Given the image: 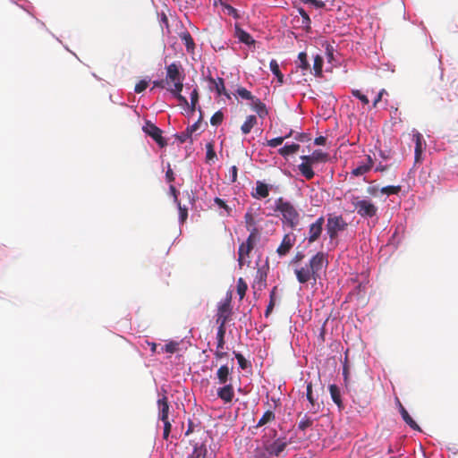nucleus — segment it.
Here are the masks:
<instances>
[{
  "label": "nucleus",
  "instance_id": "f257e3e1",
  "mask_svg": "<svg viewBox=\"0 0 458 458\" xmlns=\"http://www.w3.org/2000/svg\"><path fill=\"white\" fill-rule=\"evenodd\" d=\"M328 260L326 253L317 252L305 266H296L294 274L300 284H306L310 280L317 282L322 270L327 266Z\"/></svg>",
  "mask_w": 458,
  "mask_h": 458
},
{
  "label": "nucleus",
  "instance_id": "f03ea898",
  "mask_svg": "<svg viewBox=\"0 0 458 458\" xmlns=\"http://www.w3.org/2000/svg\"><path fill=\"white\" fill-rule=\"evenodd\" d=\"M276 211L282 215V222L290 228L294 229L300 222V214L295 207L282 197L276 200Z\"/></svg>",
  "mask_w": 458,
  "mask_h": 458
},
{
  "label": "nucleus",
  "instance_id": "7ed1b4c3",
  "mask_svg": "<svg viewBox=\"0 0 458 458\" xmlns=\"http://www.w3.org/2000/svg\"><path fill=\"white\" fill-rule=\"evenodd\" d=\"M166 89L168 91H182L183 89L184 75L181 70V65L173 63L165 67Z\"/></svg>",
  "mask_w": 458,
  "mask_h": 458
},
{
  "label": "nucleus",
  "instance_id": "20e7f679",
  "mask_svg": "<svg viewBox=\"0 0 458 458\" xmlns=\"http://www.w3.org/2000/svg\"><path fill=\"white\" fill-rule=\"evenodd\" d=\"M288 442L285 437L276 438L275 441H263V450H257V456L259 458H270L272 456H279L284 451Z\"/></svg>",
  "mask_w": 458,
  "mask_h": 458
},
{
  "label": "nucleus",
  "instance_id": "39448f33",
  "mask_svg": "<svg viewBox=\"0 0 458 458\" xmlns=\"http://www.w3.org/2000/svg\"><path fill=\"white\" fill-rule=\"evenodd\" d=\"M259 231L257 228H252L250 230V233L248 236L247 240L243 242L238 250V263L240 267L242 268L245 264L248 266L250 264V260L247 259L249 258L250 253L254 248V245L258 240Z\"/></svg>",
  "mask_w": 458,
  "mask_h": 458
},
{
  "label": "nucleus",
  "instance_id": "423d86ee",
  "mask_svg": "<svg viewBox=\"0 0 458 458\" xmlns=\"http://www.w3.org/2000/svg\"><path fill=\"white\" fill-rule=\"evenodd\" d=\"M357 214L363 218H371L377 216V207L369 199H360L359 196H352L351 199Z\"/></svg>",
  "mask_w": 458,
  "mask_h": 458
},
{
  "label": "nucleus",
  "instance_id": "0eeeda50",
  "mask_svg": "<svg viewBox=\"0 0 458 458\" xmlns=\"http://www.w3.org/2000/svg\"><path fill=\"white\" fill-rule=\"evenodd\" d=\"M348 223L341 215L329 214L326 225L327 233L331 240L338 236L339 232L346 230Z\"/></svg>",
  "mask_w": 458,
  "mask_h": 458
},
{
  "label": "nucleus",
  "instance_id": "6e6552de",
  "mask_svg": "<svg viewBox=\"0 0 458 458\" xmlns=\"http://www.w3.org/2000/svg\"><path fill=\"white\" fill-rule=\"evenodd\" d=\"M231 295L228 296L223 302L219 303L217 308L216 314V324L218 326L225 327L226 323L231 318L232 315V306H231Z\"/></svg>",
  "mask_w": 458,
  "mask_h": 458
},
{
  "label": "nucleus",
  "instance_id": "1a4fd4ad",
  "mask_svg": "<svg viewBox=\"0 0 458 458\" xmlns=\"http://www.w3.org/2000/svg\"><path fill=\"white\" fill-rule=\"evenodd\" d=\"M142 130L147 135L151 137L160 148H164L167 145L166 140L162 136V130L150 121H146Z\"/></svg>",
  "mask_w": 458,
  "mask_h": 458
},
{
  "label": "nucleus",
  "instance_id": "9d476101",
  "mask_svg": "<svg viewBox=\"0 0 458 458\" xmlns=\"http://www.w3.org/2000/svg\"><path fill=\"white\" fill-rule=\"evenodd\" d=\"M324 223H325L324 216H320L309 226V232H308L309 242H314L320 237V235L322 233Z\"/></svg>",
  "mask_w": 458,
  "mask_h": 458
},
{
  "label": "nucleus",
  "instance_id": "9b49d317",
  "mask_svg": "<svg viewBox=\"0 0 458 458\" xmlns=\"http://www.w3.org/2000/svg\"><path fill=\"white\" fill-rule=\"evenodd\" d=\"M294 243H295V236L293 233H286L284 236V238L281 242V244L276 249V253L280 257H284V256L287 255L290 252V250H292V248L293 247Z\"/></svg>",
  "mask_w": 458,
  "mask_h": 458
},
{
  "label": "nucleus",
  "instance_id": "f8f14e48",
  "mask_svg": "<svg viewBox=\"0 0 458 458\" xmlns=\"http://www.w3.org/2000/svg\"><path fill=\"white\" fill-rule=\"evenodd\" d=\"M271 188L272 185L267 184L261 181H257L256 188L254 191L251 192V197L257 199H265L269 195Z\"/></svg>",
  "mask_w": 458,
  "mask_h": 458
},
{
  "label": "nucleus",
  "instance_id": "ddd939ff",
  "mask_svg": "<svg viewBox=\"0 0 458 458\" xmlns=\"http://www.w3.org/2000/svg\"><path fill=\"white\" fill-rule=\"evenodd\" d=\"M301 158L303 161H307L311 165L318 163H325L328 159V154L323 152L322 150H315L311 155L309 156H301Z\"/></svg>",
  "mask_w": 458,
  "mask_h": 458
},
{
  "label": "nucleus",
  "instance_id": "4468645a",
  "mask_svg": "<svg viewBox=\"0 0 458 458\" xmlns=\"http://www.w3.org/2000/svg\"><path fill=\"white\" fill-rule=\"evenodd\" d=\"M217 396L225 403H231L234 397L233 386L231 384H225L217 389Z\"/></svg>",
  "mask_w": 458,
  "mask_h": 458
},
{
  "label": "nucleus",
  "instance_id": "2eb2a0df",
  "mask_svg": "<svg viewBox=\"0 0 458 458\" xmlns=\"http://www.w3.org/2000/svg\"><path fill=\"white\" fill-rule=\"evenodd\" d=\"M396 403L399 408V411L402 415L403 420L405 421V423L411 428L414 430L420 431V426L413 420V419L410 416L409 412L406 411V409L403 406L401 402L398 398H396Z\"/></svg>",
  "mask_w": 458,
  "mask_h": 458
},
{
  "label": "nucleus",
  "instance_id": "dca6fc26",
  "mask_svg": "<svg viewBox=\"0 0 458 458\" xmlns=\"http://www.w3.org/2000/svg\"><path fill=\"white\" fill-rule=\"evenodd\" d=\"M208 81L210 82V84H212L214 86V89L216 91L217 95H219V96L224 95L228 99L231 98L230 93H228V91L225 89V81H224L223 78L218 77L217 79H214L212 77H209Z\"/></svg>",
  "mask_w": 458,
  "mask_h": 458
},
{
  "label": "nucleus",
  "instance_id": "f3484780",
  "mask_svg": "<svg viewBox=\"0 0 458 458\" xmlns=\"http://www.w3.org/2000/svg\"><path fill=\"white\" fill-rule=\"evenodd\" d=\"M179 38L185 45L187 52L189 54H194L196 45L191 33L188 30H184L183 31L179 33Z\"/></svg>",
  "mask_w": 458,
  "mask_h": 458
},
{
  "label": "nucleus",
  "instance_id": "a211bd4d",
  "mask_svg": "<svg viewBox=\"0 0 458 458\" xmlns=\"http://www.w3.org/2000/svg\"><path fill=\"white\" fill-rule=\"evenodd\" d=\"M189 458H212L208 454V448L205 443H196L193 446V451Z\"/></svg>",
  "mask_w": 458,
  "mask_h": 458
},
{
  "label": "nucleus",
  "instance_id": "6ab92c4d",
  "mask_svg": "<svg viewBox=\"0 0 458 458\" xmlns=\"http://www.w3.org/2000/svg\"><path fill=\"white\" fill-rule=\"evenodd\" d=\"M157 405L159 409V419L161 420H168L169 403L167 397L164 395L162 398L158 399Z\"/></svg>",
  "mask_w": 458,
  "mask_h": 458
},
{
  "label": "nucleus",
  "instance_id": "aec40b11",
  "mask_svg": "<svg viewBox=\"0 0 458 458\" xmlns=\"http://www.w3.org/2000/svg\"><path fill=\"white\" fill-rule=\"evenodd\" d=\"M251 108L258 114L260 118H265L268 114L266 105L258 98L251 102Z\"/></svg>",
  "mask_w": 458,
  "mask_h": 458
},
{
  "label": "nucleus",
  "instance_id": "412c9836",
  "mask_svg": "<svg viewBox=\"0 0 458 458\" xmlns=\"http://www.w3.org/2000/svg\"><path fill=\"white\" fill-rule=\"evenodd\" d=\"M328 389L333 402L338 406L339 409H343L344 405L341 398L340 388L336 385L332 384L329 386Z\"/></svg>",
  "mask_w": 458,
  "mask_h": 458
},
{
  "label": "nucleus",
  "instance_id": "4be33fe9",
  "mask_svg": "<svg viewBox=\"0 0 458 458\" xmlns=\"http://www.w3.org/2000/svg\"><path fill=\"white\" fill-rule=\"evenodd\" d=\"M231 374V369L227 365H222L216 372V377L218 380V383L221 385H225L229 380V377Z\"/></svg>",
  "mask_w": 458,
  "mask_h": 458
},
{
  "label": "nucleus",
  "instance_id": "5701e85b",
  "mask_svg": "<svg viewBox=\"0 0 458 458\" xmlns=\"http://www.w3.org/2000/svg\"><path fill=\"white\" fill-rule=\"evenodd\" d=\"M235 35L241 42L246 45H252L255 43V40L252 38V37L239 26H235Z\"/></svg>",
  "mask_w": 458,
  "mask_h": 458
},
{
  "label": "nucleus",
  "instance_id": "b1692460",
  "mask_svg": "<svg viewBox=\"0 0 458 458\" xmlns=\"http://www.w3.org/2000/svg\"><path fill=\"white\" fill-rule=\"evenodd\" d=\"M276 420V414L273 411L267 410L264 412L262 417L258 421L257 425L254 427L255 428H259L260 427H263L268 423H271Z\"/></svg>",
  "mask_w": 458,
  "mask_h": 458
},
{
  "label": "nucleus",
  "instance_id": "393cba45",
  "mask_svg": "<svg viewBox=\"0 0 458 458\" xmlns=\"http://www.w3.org/2000/svg\"><path fill=\"white\" fill-rule=\"evenodd\" d=\"M367 161L368 162L366 164L360 165L357 166L356 168H354L352 170V174L355 176H360V175H362V174L368 173L373 165V161H372L370 156L367 157Z\"/></svg>",
  "mask_w": 458,
  "mask_h": 458
},
{
  "label": "nucleus",
  "instance_id": "a878e982",
  "mask_svg": "<svg viewBox=\"0 0 458 458\" xmlns=\"http://www.w3.org/2000/svg\"><path fill=\"white\" fill-rule=\"evenodd\" d=\"M257 124V117L253 114L248 115L245 122L241 126V131L243 134L250 132L252 128Z\"/></svg>",
  "mask_w": 458,
  "mask_h": 458
},
{
  "label": "nucleus",
  "instance_id": "bb28decb",
  "mask_svg": "<svg viewBox=\"0 0 458 458\" xmlns=\"http://www.w3.org/2000/svg\"><path fill=\"white\" fill-rule=\"evenodd\" d=\"M311 166H312V165L307 161H303L301 164L299 165V170H300L301 174L307 180L312 179L315 175V173Z\"/></svg>",
  "mask_w": 458,
  "mask_h": 458
},
{
  "label": "nucleus",
  "instance_id": "cd10ccee",
  "mask_svg": "<svg viewBox=\"0 0 458 458\" xmlns=\"http://www.w3.org/2000/svg\"><path fill=\"white\" fill-rule=\"evenodd\" d=\"M413 140L415 141V163H418L421 159L422 154V136L420 133L413 135Z\"/></svg>",
  "mask_w": 458,
  "mask_h": 458
},
{
  "label": "nucleus",
  "instance_id": "c85d7f7f",
  "mask_svg": "<svg viewBox=\"0 0 458 458\" xmlns=\"http://www.w3.org/2000/svg\"><path fill=\"white\" fill-rule=\"evenodd\" d=\"M300 145L297 143H293L291 145H284L283 148H279L278 153L286 157L292 154H295L300 149Z\"/></svg>",
  "mask_w": 458,
  "mask_h": 458
},
{
  "label": "nucleus",
  "instance_id": "c756f323",
  "mask_svg": "<svg viewBox=\"0 0 458 458\" xmlns=\"http://www.w3.org/2000/svg\"><path fill=\"white\" fill-rule=\"evenodd\" d=\"M269 67L273 74L277 78L278 82L282 84L284 82V75L280 71L277 61L275 59L271 60Z\"/></svg>",
  "mask_w": 458,
  "mask_h": 458
},
{
  "label": "nucleus",
  "instance_id": "7c9ffc66",
  "mask_svg": "<svg viewBox=\"0 0 458 458\" xmlns=\"http://www.w3.org/2000/svg\"><path fill=\"white\" fill-rule=\"evenodd\" d=\"M323 63H324V60L321 55H317L314 57L313 71H314V75L316 77H320L322 75Z\"/></svg>",
  "mask_w": 458,
  "mask_h": 458
},
{
  "label": "nucleus",
  "instance_id": "2f4dec72",
  "mask_svg": "<svg viewBox=\"0 0 458 458\" xmlns=\"http://www.w3.org/2000/svg\"><path fill=\"white\" fill-rule=\"evenodd\" d=\"M225 327L218 326L217 333H216V339H217V349H224L225 341Z\"/></svg>",
  "mask_w": 458,
  "mask_h": 458
},
{
  "label": "nucleus",
  "instance_id": "473e14b6",
  "mask_svg": "<svg viewBox=\"0 0 458 458\" xmlns=\"http://www.w3.org/2000/svg\"><path fill=\"white\" fill-rule=\"evenodd\" d=\"M236 93L241 98L245 100H250L251 102L253 101V99L256 98V97H254L250 90L243 87H239L236 89Z\"/></svg>",
  "mask_w": 458,
  "mask_h": 458
},
{
  "label": "nucleus",
  "instance_id": "72a5a7b5",
  "mask_svg": "<svg viewBox=\"0 0 458 458\" xmlns=\"http://www.w3.org/2000/svg\"><path fill=\"white\" fill-rule=\"evenodd\" d=\"M276 287H274L272 289V291L270 292L269 303L267 306V309L265 310V316L267 318L271 314V312L273 311V309L275 307V304H276Z\"/></svg>",
  "mask_w": 458,
  "mask_h": 458
},
{
  "label": "nucleus",
  "instance_id": "f704fd0d",
  "mask_svg": "<svg viewBox=\"0 0 458 458\" xmlns=\"http://www.w3.org/2000/svg\"><path fill=\"white\" fill-rule=\"evenodd\" d=\"M298 67L301 68L302 71H307L310 69V64L307 59V54L305 52H301L298 55Z\"/></svg>",
  "mask_w": 458,
  "mask_h": 458
},
{
  "label": "nucleus",
  "instance_id": "c9c22d12",
  "mask_svg": "<svg viewBox=\"0 0 458 458\" xmlns=\"http://www.w3.org/2000/svg\"><path fill=\"white\" fill-rule=\"evenodd\" d=\"M313 425V420H311L307 414H304L298 423V428L300 430H306L308 428Z\"/></svg>",
  "mask_w": 458,
  "mask_h": 458
},
{
  "label": "nucleus",
  "instance_id": "e433bc0d",
  "mask_svg": "<svg viewBox=\"0 0 458 458\" xmlns=\"http://www.w3.org/2000/svg\"><path fill=\"white\" fill-rule=\"evenodd\" d=\"M248 289V285L245 281L241 277L237 281V293L240 297V300H242L246 294Z\"/></svg>",
  "mask_w": 458,
  "mask_h": 458
},
{
  "label": "nucleus",
  "instance_id": "4c0bfd02",
  "mask_svg": "<svg viewBox=\"0 0 458 458\" xmlns=\"http://www.w3.org/2000/svg\"><path fill=\"white\" fill-rule=\"evenodd\" d=\"M292 134H293V131L291 130V131H289V133H288L287 135H285L284 137H277V138H274V139H272V140H267V146H269V147H271V148H276V147H277V146L281 145V144L284 142V140L285 139H287V138L291 137V136H292Z\"/></svg>",
  "mask_w": 458,
  "mask_h": 458
},
{
  "label": "nucleus",
  "instance_id": "58836bf2",
  "mask_svg": "<svg viewBox=\"0 0 458 458\" xmlns=\"http://www.w3.org/2000/svg\"><path fill=\"white\" fill-rule=\"evenodd\" d=\"M400 191H401L400 185H397V186L389 185V186L383 187L380 190L382 194H386V195L398 194L400 192Z\"/></svg>",
  "mask_w": 458,
  "mask_h": 458
},
{
  "label": "nucleus",
  "instance_id": "ea45409f",
  "mask_svg": "<svg viewBox=\"0 0 458 458\" xmlns=\"http://www.w3.org/2000/svg\"><path fill=\"white\" fill-rule=\"evenodd\" d=\"M233 353L241 369H245L250 366V362L243 357L242 354L236 352Z\"/></svg>",
  "mask_w": 458,
  "mask_h": 458
},
{
  "label": "nucleus",
  "instance_id": "a19ab883",
  "mask_svg": "<svg viewBox=\"0 0 458 458\" xmlns=\"http://www.w3.org/2000/svg\"><path fill=\"white\" fill-rule=\"evenodd\" d=\"M223 120L224 114L221 111H217L212 115L210 119V123L214 126H217L222 123Z\"/></svg>",
  "mask_w": 458,
  "mask_h": 458
},
{
  "label": "nucleus",
  "instance_id": "79ce46f5",
  "mask_svg": "<svg viewBox=\"0 0 458 458\" xmlns=\"http://www.w3.org/2000/svg\"><path fill=\"white\" fill-rule=\"evenodd\" d=\"M244 220H245V224H246V227H247L248 231L250 232V230L252 228H256L255 227V219L251 213L247 212L244 216Z\"/></svg>",
  "mask_w": 458,
  "mask_h": 458
},
{
  "label": "nucleus",
  "instance_id": "37998d69",
  "mask_svg": "<svg viewBox=\"0 0 458 458\" xmlns=\"http://www.w3.org/2000/svg\"><path fill=\"white\" fill-rule=\"evenodd\" d=\"M199 101V90L195 88L191 93V111L194 112Z\"/></svg>",
  "mask_w": 458,
  "mask_h": 458
},
{
  "label": "nucleus",
  "instance_id": "c03bdc74",
  "mask_svg": "<svg viewBox=\"0 0 458 458\" xmlns=\"http://www.w3.org/2000/svg\"><path fill=\"white\" fill-rule=\"evenodd\" d=\"M306 395H307V399L310 402V403L311 404L312 408H315L317 403H316V400H315V398L313 396L312 383L311 382H309L307 384V393H306Z\"/></svg>",
  "mask_w": 458,
  "mask_h": 458
},
{
  "label": "nucleus",
  "instance_id": "a18cd8bd",
  "mask_svg": "<svg viewBox=\"0 0 458 458\" xmlns=\"http://www.w3.org/2000/svg\"><path fill=\"white\" fill-rule=\"evenodd\" d=\"M352 94L353 97L360 99L363 105H368L369 103V100L366 95H364L360 90L359 89H353L352 91Z\"/></svg>",
  "mask_w": 458,
  "mask_h": 458
},
{
  "label": "nucleus",
  "instance_id": "49530a36",
  "mask_svg": "<svg viewBox=\"0 0 458 458\" xmlns=\"http://www.w3.org/2000/svg\"><path fill=\"white\" fill-rule=\"evenodd\" d=\"M178 349V343L176 342H170L166 344H165L164 347H162V350L168 353H174Z\"/></svg>",
  "mask_w": 458,
  "mask_h": 458
},
{
  "label": "nucleus",
  "instance_id": "de8ad7c7",
  "mask_svg": "<svg viewBox=\"0 0 458 458\" xmlns=\"http://www.w3.org/2000/svg\"><path fill=\"white\" fill-rule=\"evenodd\" d=\"M179 212H180V220L182 223L185 222L188 216V208L182 207L180 202L177 203Z\"/></svg>",
  "mask_w": 458,
  "mask_h": 458
},
{
  "label": "nucleus",
  "instance_id": "09e8293b",
  "mask_svg": "<svg viewBox=\"0 0 458 458\" xmlns=\"http://www.w3.org/2000/svg\"><path fill=\"white\" fill-rule=\"evenodd\" d=\"M164 423V431H163V437L164 439H168L169 434L171 432L172 425L169 421V420H162Z\"/></svg>",
  "mask_w": 458,
  "mask_h": 458
},
{
  "label": "nucleus",
  "instance_id": "8fccbe9b",
  "mask_svg": "<svg viewBox=\"0 0 458 458\" xmlns=\"http://www.w3.org/2000/svg\"><path fill=\"white\" fill-rule=\"evenodd\" d=\"M147 87H148V81L145 80H141L135 85L134 91L136 93H141L142 91H144L147 89Z\"/></svg>",
  "mask_w": 458,
  "mask_h": 458
},
{
  "label": "nucleus",
  "instance_id": "3c124183",
  "mask_svg": "<svg viewBox=\"0 0 458 458\" xmlns=\"http://www.w3.org/2000/svg\"><path fill=\"white\" fill-rule=\"evenodd\" d=\"M298 13L302 18V23L309 26L311 21H310V16L305 12V10L303 8H299Z\"/></svg>",
  "mask_w": 458,
  "mask_h": 458
},
{
  "label": "nucleus",
  "instance_id": "603ef678",
  "mask_svg": "<svg viewBox=\"0 0 458 458\" xmlns=\"http://www.w3.org/2000/svg\"><path fill=\"white\" fill-rule=\"evenodd\" d=\"M177 99L178 101L184 106H189L188 100L185 97H183L181 92L182 91H170Z\"/></svg>",
  "mask_w": 458,
  "mask_h": 458
},
{
  "label": "nucleus",
  "instance_id": "864d4df0",
  "mask_svg": "<svg viewBox=\"0 0 458 458\" xmlns=\"http://www.w3.org/2000/svg\"><path fill=\"white\" fill-rule=\"evenodd\" d=\"M206 148H207V158L208 160H212L214 157H216V152L214 150L213 144L208 143V144H207Z\"/></svg>",
  "mask_w": 458,
  "mask_h": 458
},
{
  "label": "nucleus",
  "instance_id": "5fc2aeb1",
  "mask_svg": "<svg viewBox=\"0 0 458 458\" xmlns=\"http://www.w3.org/2000/svg\"><path fill=\"white\" fill-rule=\"evenodd\" d=\"M175 137L181 143H184L188 139L191 137V135L185 130V131H182L180 134H176Z\"/></svg>",
  "mask_w": 458,
  "mask_h": 458
},
{
  "label": "nucleus",
  "instance_id": "6e6d98bb",
  "mask_svg": "<svg viewBox=\"0 0 458 458\" xmlns=\"http://www.w3.org/2000/svg\"><path fill=\"white\" fill-rule=\"evenodd\" d=\"M201 119H202V116L200 115L199 120L195 123L187 127L186 131H189V133L191 135H192V133L199 129Z\"/></svg>",
  "mask_w": 458,
  "mask_h": 458
},
{
  "label": "nucleus",
  "instance_id": "4d7b16f0",
  "mask_svg": "<svg viewBox=\"0 0 458 458\" xmlns=\"http://www.w3.org/2000/svg\"><path fill=\"white\" fill-rule=\"evenodd\" d=\"M304 257L305 255L302 252H297L292 259V264H299L304 259Z\"/></svg>",
  "mask_w": 458,
  "mask_h": 458
},
{
  "label": "nucleus",
  "instance_id": "13d9d810",
  "mask_svg": "<svg viewBox=\"0 0 458 458\" xmlns=\"http://www.w3.org/2000/svg\"><path fill=\"white\" fill-rule=\"evenodd\" d=\"M214 201L219 208H224L226 211H229L228 206L226 205L225 201L223 200L222 199L216 197L215 198Z\"/></svg>",
  "mask_w": 458,
  "mask_h": 458
},
{
  "label": "nucleus",
  "instance_id": "bf43d9fd",
  "mask_svg": "<svg viewBox=\"0 0 458 458\" xmlns=\"http://www.w3.org/2000/svg\"><path fill=\"white\" fill-rule=\"evenodd\" d=\"M165 178L167 180V182H173L174 181V174L170 166V165L168 164V169L166 171V174H165Z\"/></svg>",
  "mask_w": 458,
  "mask_h": 458
},
{
  "label": "nucleus",
  "instance_id": "052dcab7",
  "mask_svg": "<svg viewBox=\"0 0 458 458\" xmlns=\"http://www.w3.org/2000/svg\"><path fill=\"white\" fill-rule=\"evenodd\" d=\"M237 172H238L237 166L236 165H233L231 167V169H230L232 182H235L237 181Z\"/></svg>",
  "mask_w": 458,
  "mask_h": 458
},
{
  "label": "nucleus",
  "instance_id": "680f3d73",
  "mask_svg": "<svg viewBox=\"0 0 458 458\" xmlns=\"http://www.w3.org/2000/svg\"><path fill=\"white\" fill-rule=\"evenodd\" d=\"M386 89H381V90L378 92L377 96L376 97V98H375V99H374V101H373V107H376V106H377V105L378 104V102H380V101H381L383 95H384V94H386Z\"/></svg>",
  "mask_w": 458,
  "mask_h": 458
},
{
  "label": "nucleus",
  "instance_id": "e2e57ef3",
  "mask_svg": "<svg viewBox=\"0 0 458 458\" xmlns=\"http://www.w3.org/2000/svg\"><path fill=\"white\" fill-rule=\"evenodd\" d=\"M169 190H170L171 194L174 197V202L177 204L179 202V200H178V196H177L178 191H177L176 188L174 185H170Z\"/></svg>",
  "mask_w": 458,
  "mask_h": 458
},
{
  "label": "nucleus",
  "instance_id": "0e129e2a",
  "mask_svg": "<svg viewBox=\"0 0 458 458\" xmlns=\"http://www.w3.org/2000/svg\"><path fill=\"white\" fill-rule=\"evenodd\" d=\"M227 355L225 352H223V349H217L215 352V357L218 360L225 358Z\"/></svg>",
  "mask_w": 458,
  "mask_h": 458
},
{
  "label": "nucleus",
  "instance_id": "69168bd1",
  "mask_svg": "<svg viewBox=\"0 0 458 458\" xmlns=\"http://www.w3.org/2000/svg\"><path fill=\"white\" fill-rule=\"evenodd\" d=\"M153 85L154 87L164 89L165 88L166 82L165 80L154 81Z\"/></svg>",
  "mask_w": 458,
  "mask_h": 458
},
{
  "label": "nucleus",
  "instance_id": "338daca9",
  "mask_svg": "<svg viewBox=\"0 0 458 458\" xmlns=\"http://www.w3.org/2000/svg\"><path fill=\"white\" fill-rule=\"evenodd\" d=\"M226 9L228 10V14L233 15V17H238L237 10L231 5H227Z\"/></svg>",
  "mask_w": 458,
  "mask_h": 458
},
{
  "label": "nucleus",
  "instance_id": "774afa93",
  "mask_svg": "<svg viewBox=\"0 0 458 458\" xmlns=\"http://www.w3.org/2000/svg\"><path fill=\"white\" fill-rule=\"evenodd\" d=\"M327 139L324 136H319L315 139L316 145H324L326 143Z\"/></svg>",
  "mask_w": 458,
  "mask_h": 458
}]
</instances>
